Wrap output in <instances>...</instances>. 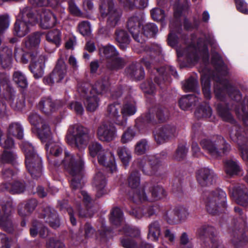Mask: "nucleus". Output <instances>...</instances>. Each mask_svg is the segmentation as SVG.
Returning a JSON list of instances; mask_svg holds the SVG:
<instances>
[{
  "mask_svg": "<svg viewBox=\"0 0 248 248\" xmlns=\"http://www.w3.org/2000/svg\"><path fill=\"white\" fill-rule=\"evenodd\" d=\"M216 69V75L211 74V72L206 69L202 71L201 79L204 98L207 100L211 98L210 79L212 78L216 82L214 86V93L217 98L223 100L228 94L235 100L238 104L235 108L236 114L248 127V98H245L243 102H240L242 95L240 91L222 77L226 74V68L220 58L218 59V65ZM230 136L232 140L237 144L243 159L248 161V139L245 136L242 128L237 124H234Z\"/></svg>",
  "mask_w": 248,
  "mask_h": 248,
  "instance_id": "1",
  "label": "nucleus"
},
{
  "mask_svg": "<svg viewBox=\"0 0 248 248\" xmlns=\"http://www.w3.org/2000/svg\"><path fill=\"white\" fill-rule=\"evenodd\" d=\"M82 153L73 154L67 151L64 153V157L61 162H53V165L62 168L68 174L70 186L73 190L81 187V180L83 175L84 161Z\"/></svg>",
  "mask_w": 248,
  "mask_h": 248,
  "instance_id": "2",
  "label": "nucleus"
},
{
  "mask_svg": "<svg viewBox=\"0 0 248 248\" xmlns=\"http://www.w3.org/2000/svg\"><path fill=\"white\" fill-rule=\"evenodd\" d=\"M108 85V78L105 77L97 81L93 86L84 83L78 87V91L84 98V103L87 111L93 112L98 108L100 101L98 95L106 93Z\"/></svg>",
  "mask_w": 248,
  "mask_h": 248,
  "instance_id": "3",
  "label": "nucleus"
},
{
  "mask_svg": "<svg viewBox=\"0 0 248 248\" xmlns=\"http://www.w3.org/2000/svg\"><path fill=\"white\" fill-rule=\"evenodd\" d=\"M21 148L25 155L26 168L31 177L37 178L42 175V165L41 158L35 152L33 147L28 142H23Z\"/></svg>",
  "mask_w": 248,
  "mask_h": 248,
  "instance_id": "4",
  "label": "nucleus"
},
{
  "mask_svg": "<svg viewBox=\"0 0 248 248\" xmlns=\"http://www.w3.org/2000/svg\"><path fill=\"white\" fill-rule=\"evenodd\" d=\"M88 128L79 124L70 125L66 139L71 146H75L78 149L84 148L91 139Z\"/></svg>",
  "mask_w": 248,
  "mask_h": 248,
  "instance_id": "5",
  "label": "nucleus"
},
{
  "mask_svg": "<svg viewBox=\"0 0 248 248\" xmlns=\"http://www.w3.org/2000/svg\"><path fill=\"white\" fill-rule=\"evenodd\" d=\"M89 151L90 155L93 157L97 155L98 163L109 169L113 173L116 171V166L114 156L111 152L106 154L101 145L96 142H92L89 146Z\"/></svg>",
  "mask_w": 248,
  "mask_h": 248,
  "instance_id": "6",
  "label": "nucleus"
},
{
  "mask_svg": "<svg viewBox=\"0 0 248 248\" xmlns=\"http://www.w3.org/2000/svg\"><path fill=\"white\" fill-rule=\"evenodd\" d=\"M207 212L215 215L226 208V194L221 189H217L209 194L205 201Z\"/></svg>",
  "mask_w": 248,
  "mask_h": 248,
  "instance_id": "7",
  "label": "nucleus"
},
{
  "mask_svg": "<svg viewBox=\"0 0 248 248\" xmlns=\"http://www.w3.org/2000/svg\"><path fill=\"white\" fill-rule=\"evenodd\" d=\"M200 144L202 149L213 158H217L230 149V146L221 136H217L216 139L201 140Z\"/></svg>",
  "mask_w": 248,
  "mask_h": 248,
  "instance_id": "8",
  "label": "nucleus"
},
{
  "mask_svg": "<svg viewBox=\"0 0 248 248\" xmlns=\"http://www.w3.org/2000/svg\"><path fill=\"white\" fill-rule=\"evenodd\" d=\"M35 18L29 8H25L18 16L14 24V34L19 37L25 36L30 31V26L34 24Z\"/></svg>",
  "mask_w": 248,
  "mask_h": 248,
  "instance_id": "9",
  "label": "nucleus"
},
{
  "mask_svg": "<svg viewBox=\"0 0 248 248\" xmlns=\"http://www.w3.org/2000/svg\"><path fill=\"white\" fill-rule=\"evenodd\" d=\"M99 10L102 17H107V24L108 26L114 27L116 26L122 13L115 8L113 0H100Z\"/></svg>",
  "mask_w": 248,
  "mask_h": 248,
  "instance_id": "10",
  "label": "nucleus"
},
{
  "mask_svg": "<svg viewBox=\"0 0 248 248\" xmlns=\"http://www.w3.org/2000/svg\"><path fill=\"white\" fill-rule=\"evenodd\" d=\"M133 166L141 170L144 174L150 176L158 170L160 161L155 155H147L135 160Z\"/></svg>",
  "mask_w": 248,
  "mask_h": 248,
  "instance_id": "11",
  "label": "nucleus"
},
{
  "mask_svg": "<svg viewBox=\"0 0 248 248\" xmlns=\"http://www.w3.org/2000/svg\"><path fill=\"white\" fill-rule=\"evenodd\" d=\"M66 73V65L63 59L60 57L52 72L44 78L43 82L45 84L51 86L59 83L64 78Z\"/></svg>",
  "mask_w": 248,
  "mask_h": 248,
  "instance_id": "12",
  "label": "nucleus"
},
{
  "mask_svg": "<svg viewBox=\"0 0 248 248\" xmlns=\"http://www.w3.org/2000/svg\"><path fill=\"white\" fill-rule=\"evenodd\" d=\"M96 135L100 140L108 142L117 137V129L112 124L104 122L98 127Z\"/></svg>",
  "mask_w": 248,
  "mask_h": 248,
  "instance_id": "13",
  "label": "nucleus"
},
{
  "mask_svg": "<svg viewBox=\"0 0 248 248\" xmlns=\"http://www.w3.org/2000/svg\"><path fill=\"white\" fill-rule=\"evenodd\" d=\"M187 59L193 63L196 62L201 56L208 57L207 46L204 42H202L201 39L198 40L197 46L190 45L187 47Z\"/></svg>",
  "mask_w": 248,
  "mask_h": 248,
  "instance_id": "14",
  "label": "nucleus"
},
{
  "mask_svg": "<svg viewBox=\"0 0 248 248\" xmlns=\"http://www.w3.org/2000/svg\"><path fill=\"white\" fill-rule=\"evenodd\" d=\"M31 62L30 64V69L33 74V77L36 79L43 77L44 74L45 62L47 58L46 55H41L37 57V53L35 55H31Z\"/></svg>",
  "mask_w": 248,
  "mask_h": 248,
  "instance_id": "15",
  "label": "nucleus"
},
{
  "mask_svg": "<svg viewBox=\"0 0 248 248\" xmlns=\"http://www.w3.org/2000/svg\"><path fill=\"white\" fill-rule=\"evenodd\" d=\"M142 23V17L137 16L130 17L127 23V29L133 39L140 44L144 42V38H142V36H140V27Z\"/></svg>",
  "mask_w": 248,
  "mask_h": 248,
  "instance_id": "16",
  "label": "nucleus"
},
{
  "mask_svg": "<svg viewBox=\"0 0 248 248\" xmlns=\"http://www.w3.org/2000/svg\"><path fill=\"white\" fill-rule=\"evenodd\" d=\"M176 128L173 126L166 125L157 128L154 132L155 139L158 144L163 143L175 136Z\"/></svg>",
  "mask_w": 248,
  "mask_h": 248,
  "instance_id": "17",
  "label": "nucleus"
},
{
  "mask_svg": "<svg viewBox=\"0 0 248 248\" xmlns=\"http://www.w3.org/2000/svg\"><path fill=\"white\" fill-rule=\"evenodd\" d=\"M198 183L202 186H208L215 182L217 175L214 171L208 168L198 170L196 173Z\"/></svg>",
  "mask_w": 248,
  "mask_h": 248,
  "instance_id": "18",
  "label": "nucleus"
},
{
  "mask_svg": "<svg viewBox=\"0 0 248 248\" xmlns=\"http://www.w3.org/2000/svg\"><path fill=\"white\" fill-rule=\"evenodd\" d=\"M188 213L185 208L180 209L178 208H170L166 211L164 216V219L170 224H175L178 223L180 220L186 217Z\"/></svg>",
  "mask_w": 248,
  "mask_h": 248,
  "instance_id": "19",
  "label": "nucleus"
},
{
  "mask_svg": "<svg viewBox=\"0 0 248 248\" xmlns=\"http://www.w3.org/2000/svg\"><path fill=\"white\" fill-rule=\"evenodd\" d=\"M230 195L235 202L241 205L246 206L248 204V189L244 186L233 187Z\"/></svg>",
  "mask_w": 248,
  "mask_h": 248,
  "instance_id": "20",
  "label": "nucleus"
},
{
  "mask_svg": "<svg viewBox=\"0 0 248 248\" xmlns=\"http://www.w3.org/2000/svg\"><path fill=\"white\" fill-rule=\"evenodd\" d=\"M39 217L43 218L45 222L47 223L50 227L56 229L60 226V220L56 212L46 207L40 213Z\"/></svg>",
  "mask_w": 248,
  "mask_h": 248,
  "instance_id": "21",
  "label": "nucleus"
},
{
  "mask_svg": "<svg viewBox=\"0 0 248 248\" xmlns=\"http://www.w3.org/2000/svg\"><path fill=\"white\" fill-rule=\"evenodd\" d=\"M121 106L119 103H114L108 106L107 115L117 125L124 126V119L121 113Z\"/></svg>",
  "mask_w": 248,
  "mask_h": 248,
  "instance_id": "22",
  "label": "nucleus"
},
{
  "mask_svg": "<svg viewBox=\"0 0 248 248\" xmlns=\"http://www.w3.org/2000/svg\"><path fill=\"white\" fill-rule=\"evenodd\" d=\"M197 234L200 237H209L212 243V248H215V243L222 244L217 238L216 229L211 226L204 225L200 227L197 231Z\"/></svg>",
  "mask_w": 248,
  "mask_h": 248,
  "instance_id": "23",
  "label": "nucleus"
},
{
  "mask_svg": "<svg viewBox=\"0 0 248 248\" xmlns=\"http://www.w3.org/2000/svg\"><path fill=\"white\" fill-rule=\"evenodd\" d=\"M13 53L12 49L7 46L0 48V65L3 68L11 67L13 61Z\"/></svg>",
  "mask_w": 248,
  "mask_h": 248,
  "instance_id": "24",
  "label": "nucleus"
},
{
  "mask_svg": "<svg viewBox=\"0 0 248 248\" xmlns=\"http://www.w3.org/2000/svg\"><path fill=\"white\" fill-rule=\"evenodd\" d=\"M40 20L41 26L45 29L52 28L57 23L56 16L49 10H45L41 13Z\"/></svg>",
  "mask_w": 248,
  "mask_h": 248,
  "instance_id": "25",
  "label": "nucleus"
},
{
  "mask_svg": "<svg viewBox=\"0 0 248 248\" xmlns=\"http://www.w3.org/2000/svg\"><path fill=\"white\" fill-rule=\"evenodd\" d=\"M93 184L95 187L96 196L98 198L101 197L106 193L105 187L106 185V179L101 172H98L95 174Z\"/></svg>",
  "mask_w": 248,
  "mask_h": 248,
  "instance_id": "26",
  "label": "nucleus"
},
{
  "mask_svg": "<svg viewBox=\"0 0 248 248\" xmlns=\"http://www.w3.org/2000/svg\"><path fill=\"white\" fill-rule=\"evenodd\" d=\"M123 119H124V126L126 124L127 117L134 115L137 111L136 103L131 98H126L121 109Z\"/></svg>",
  "mask_w": 248,
  "mask_h": 248,
  "instance_id": "27",
  "label": "nucleus"
},
{
  "mask_svg": "<svg viewBox=\"0 0 248 248\" xmlns=\"http://www.w3.org/2000/svg\"><path fill=\"white\" fill-rule=\"evenodd\" d=\"M126 74L137 80L142 79L145 75L143 68L137 62L132 63L125 70Z\"/></svg>",
  "mask_w": 248,
  "mask_h": 248,
  "instance_id": "28",
  "label": "nucleus"
},
{
  "mask_svg": "<svg viewBox=\"0 0 248 248\" xmlns=\"http://www.w3.org/2000/svg\"><path fill=\"white\" fill-rule=\"evenodd\" d=\"M80 198H82L83 202L86 204L87 212H85L84 210L78 209V215L81 217H92L94 211L92 209V206L90 205L91 199L88 194L83 191L80 192L79 195Z\"/></svg>",
  "mask_w": 248,
  "mask_h": 248,
  "instance_id": "29",
  "label": "nucleus"
},
{
  "mask_svg": "<svg viewBox=\"0 0 248 248\" xmlns=\"http://www.w3.org/2000/svg\"><path fill=\"white\" fill-rule=\"evenodd\" d=\"M200 100L201 98L195 94L185 95L179 100V106L181 109L186 110L192 105H196Z\"/></svg>",
  "mask_w": 248,
  "mask_h": 248,
  "instance_id": "30",
  "label": "nucleus"
},
{
  "mask_svg": "<svg viewBox=\"0 0 248 248\" xmlns=\"http://www.w3.org/2000/svg\"><path fill=\"white\" fill-rule=\"evenodd\" d=\"M39 109L46 114H49L58 108L56 103L50 98H43L38 104Z\"/></svg>",
  "mask_w": 248,
  "mask_h": 248,
  "instance_id": "31",
  "label": "nucleus"
},
{
  "mask_svg": "<svg viewBox=\"0 0 248 248\" xmlns=\"http://www.w3.org/2000/svg\"><path fill=\"white\" fill-rule=\"evenodd\" d=\"M12 211V203L10 200L0 199V224L2 223Z\"/></svg>",
  "mask_w": 248,
  "mask_h": 248,
  "instance_id": "32",
  "label": "nucleus"
},
{
  "mask_svg": "<svg viewBox=\"0 0 248 248\" xmlns=\"http://www.w3.org/2000/svg\"><path fill=\"white\" fill-rule=\"evenodd\" d=\"M217 109L219 116L223 121L232 124H235V121L227 106H224L222 103H220L217 105Z\"/></svg>",
  "mask_w": 248,
  "mask_h": 248,
  "instance_id": "33",
  "label": "nucleus"
},
{
  "mask_svg": "<svg viewBox=\"0 0 248 248\" xmlns=\"http://www.w3.org/2000/svg\"><path fill=\"white\" fill-rule=\"evenodd\" d=\"M224 169L227 175L232 176L240 171L241 168L236 160L228 159L224 162Z\"/></svg>",
  "mask_w": 248,
  "mask_h": 248,
  "instance_id": "34",
  "label": "nucleus"
},
{
  "mask_svg": "<svg viewBox=\"0 0 248 248\" xmlns=\"http://www.w3.org/2000/svg\"><path fill=\"white\" fill-rule=\"evenodd\" d=\"M115 39L121 49L124 50L130 42L129 37L126 31L118 29L115 31Z\"/></svg>",
  "mask_w": 248,
  "mask_h": 248,
  "instance_id": "35",
  "label": "nucleus"
},
{
  "mask_svg": "<svg viewBox=\"0 0 248 248\" xmlns=\"http://www.w3.org/2000/svg\"><path fill=\"white\" fill-rule=\"evenodd\" d=\"M37 205V201L31 199L26 203H21L18 206V214L22 217L26 216L31 214Z\"/></svg>",
  "mask_w": 248,
  "mask_h": 248,
  "instance_id": "36",
  "label": "nucleus"
},
{
  "mask_svg": "<svg viewBox=\"0 0 248 248\" xmlns=\"http://www.w3.org/2000/svg\"><path fill=\"white\" fill-rule=\"evenodd\" d=\"M41 41V34L34 32L29 35L25 40V45L29 49H35L38 47Z\"/></svg>",
  "mask_w": 248,
  "mask_h": 248,
  "instance_id": "37",
  "label": "nucleus"
},
{
  "mask_svg": "<svg viewBox=\"0 0 248 248\" xmlns=\"http://www.w3.org/2000/svg\"><path fill=\"white\" fill-rule=\"evenodd\" d=\"M1 186V188L4 189L12 194L22 193L25 189L24 184L19 182H15L13 184L5 183Z\"/></svg>",
  "mask_w": 248,
  "mask_h": 248,
  "instance_id": "38",
  "label": "nucleus"
},
{
  "mask_svg": "<svg viewBox=\"0 0 248 248\" xmlns=\"http://www.w3.org/2000/svg\"><path fill=\"white\" fill-rule=\"evenodd\" d=\"M13 89L10 87L8 77L4 74H0V93L5 95L9 94L12 95Z\"/></svg>",
  "mask_w": 248,
  "mask_h": 248,
  "instance_id": "39",
  "label": "nucleus"
},
{
  "mask_svg": "<svg viewBox=\"0 0 248 248\" xmlns=\"http://www.w3.org/2000/svg\"><path fill=\"white\" fill-rule=\"evenodd\" d=\"M38 136L42 141L46 142L50 139L51 137V131L46 121L37 128Z\"/></svg>",
  "mask_w": 248,
  "mask_h": 248,
  "instance_id": "40",
  "label": "nucleus"
},
{
  "mask_svg": "<svg viewBox=\"0 0 248 248\" xmlns=\"http://www.w3.org/2000/svg\"><path fill=\"white\" fill-rule=\"evenodd\" d=\"M143 32L142 33H140V36H142V38H144L145 41V37H154L158 31L157 26L153 23H148L144 25L142 27Z\"/></svg>",
  "mask_w": 248,
  "mask_h": 248,
  "instance_id": "41",
  "label": "nucleus"
},
{
  "mask_svg": "<svg viewBox=\"0 0 248 248\" xmlns=\"http://www.w3.org/2000/svg\"><path fill=\"white\" fill-rule=\"evenodd\" d=\"M212 114V108L206 103H204V105H201L195 112V116L198 119L210 118Z\"/></svg>",
  "mask_w": 248,
  "mask_h": 248,
  "instance_id": "42",
  "label": "nucleus"
},
{
  "mask_svg": "<svg viewBox=\"0 0 248 248\" xmlns=\"http://www.w3.org/2000/svg\"><path fill=\"white\" fill-rule=\"evenodd\" d=\"M109 220L111 224L116 226L122 224L124 220L123 213L119 208L115 207L112 210Z\"/></svg>",
  "mask_w": 248,
  "mask_h": 248,
  "instance_id": "43",
  "label": "nucleus"
},
{
  "mask_svg": "<svg viewBox=\"0 0 248 248\" xmlns=\"http://www.w3.org/2000/svg\"><path fill=\"white\" fill-rule=\"evenodd\" d=\"M47 42L53 45L52 50L56 48L60 42V31L59 30H53L48 32L46 35Z\"/></svg>",
  "mask_w": 248,
  "mask_h": 248,
  "instance_id": "44",
  "label": "nucleus"
},
{
  "mask_svg": "<svg viewBox=\"0 0 248 248\" xmlns=\"http://www.w3.org/2000/svg\"><path fill=\"white\" fill-rule=\"evenodd\" d=\"M8 133L9 136L21 139L23 137V128L19 123H13L9 126Z\"/></svg>",
  "mask_w": 248,
  "mask_h": 248,
  "instance_id": "45",
  "label": "nucleus"
},
{
  "mask_svg": "<svg viewBox=\"0 0 248 248\" xmlns=\"http://www.w3.org/2000/svg\"><path fill=\"white\" fill-rule=\"evenodd\" d=\"M117 154L123 164L127 166L132 157L129 150L125 146L120 147L117 149Z\"/></svg>",
  "mask_w": 248,
  "mask_h": 248,
  "instance_id": "46",
  "label": "nucleus"
},
{
  "mask_svg": "<svg viewBox=\"0 0 248 248\" xmlns=\"http://www.w3.org/2000/svg\"><path fill=\"white\" fill-rule=\"evenodd\" d=\"M46 148L47 154L55 156L59 155L63 151L62 144L56 142H51L46 144Z\"/></svg>",
  "mask_w": 248,
  "mask_h": 248,
  "instance_id": "47",
  "label": "nucleus"
},
{
  "mask_svg": "<svg viewBox=\"0 0 248 248\" xmlns=\"http://www.w3.org/2000/svg\"><path fill=\"white\" fill-rule=\"evenodd\" d=\"M148 229V237L153 241L157 240L161 232L159 223L156 221L152 222L149 225Z\"/></svg>",
  "mask_w": 248,
  "mask_h": 248,
  "instance_id": "48",
  "label": "nucleus"
},
{
  "mask_svg": "<svg viewBox=\"0 0 248 248\" xmlns=\"http://www.w3.org/2000/svg\"><path fill=\"white\" fill-rule=\"evenodd\" d=\"M125 64L124 60L117 56L109 60H107V66L111 70H118L122 68Z\"/></svg>",
  "mask_w": 248,
  "mask_h": 248,
  "instance_id": "49",
  "label": "nucleus"
},
{
  "mask_svg": "<svg viewBox=\"0 0 248 248\" xmlns=\"http://www.w3.org/2000/svg\"><path fill=\"white\" fill-rule=\"evenodd\" d=\"M14 81L20 87L25 88L28 86V81L25 75L20 71L14 72L13 75Z\"/></svg>",
  "mask_w": 248,
  "mask_h": 248,
  "instance_id": "50",
  "label": "nucleus"
},
{
  "mask_svg": "<svg viewBox=\"0 0 248 248\" xmlns=\"http://www.w3.org/2000/svg\"><path fill=\"white\" fill-rule=\"evenodd\" d=\"M128 184L133 189H137L140 184V174L138 171H132L128 178Z\"/></svg>",
  "mask_w": 248,
  "mask_h": 248,
  "instance_id": "51",
  "label": "nucleus"
},
{
  "mask_svg": "<svg viewBox=\"0 0 248 248\" xmlns=\"http://www.w3.org/2000/svg\"><path fill=\"white\" fill-rule=\"evenodd\" d=\"M153 200H158L166 196V191L161 186L156 185L150 188Z\"/></svg>",
  "mask_w": 248,
  "mask_h": 248,
  "instance_id": "52",
  "label": "nucleus"
},
{
  "mask_svg": "<svg viewBox=\"0 0 248 248\" xmlns=\"http://www.w3.org/2000/svg\"><path fill=\"white\" fill-rule=\"evenodd\" d=\"M100 50L102 51L103 54L108 60L114 58L119 55V53L116 48L110 45L103 46Z\"/></svg>",
  "mask_w": 248,
  "mask_h": 248,
  "instance_id": "53",
  "label": "nucleus"
},
{
  "mask_svg": "<svg viewBox=\"0 0 248 248\" xmlns=\"http://www.w3.org/2000/svg\"><path fill=\"white\" fill-rule=\"evenodd\" d=\"M16 155L11 151H4L2 154L0 161L2 163H11L15 164Z\"/></svg>",
  "mask_w": 248,
  "mask_h": 248,
  "instance_id": "54",
  "label": "nucleus"
},
{
  "mask_svg": "<svg viewBox=\"0 0 248 248\" xmlns=\"http://www.w3.org/2000/svg\"><path fill=\"white\" fill-rule=\"evenodd\" d=\"M198 86L197 80L193 77L187 79L183 85V88L186 92L194 91Z\"/></svg>",
  "mask_w": 248,
  "mask_h": 248,
  "instance_id": "55",
  "label": "nucleus"
},
{
  "mask_svg": "<svg viewBox=\"0 0 248 248\" xmlns=\"http://www.w3.org/2000/svg\"><path fill=\"white\" fill-rule=\"evenodd\" d=\"M28 119L31 124L35 126L37 129L42 124V123L46 122L36 113L30 114Z\"/></svg>",
  "mask_w": 248,
  "mask_h": 248,
  "instance_id": "56",
  "label": "nucleus"
},
{
  "mask_svg": "<svg viewBox=\"0 0 248 248\" xmlns=\"http://www.w3.org/2000/svg\"><path fill=\"white\" fill-rule=\"evenodd\" d=\"M148 148V142L145 139L139 141L135 147V152L138 155H142L145 153Z\"/></svg>",
  "mask_w": 248,
  "mask_h": 248,
  "instance_id": "57",
  "label": "nucleus"
},
{
  "mask_svg": "<svg viewBox=\"0 0 248 248\" xmlns=\"http://www.w3.org/2000/svg\"><path fill=\"white\" fill-rule=\"evenodd\" d=\"M78 30L83 36H88L91 33V26L89 22L83 21L78 25Z\"/></svg>",
  "mask_w": 248,
  "mask_h": 248,
  "instance_id": "58",
  "label": "nucleus"
},
{
  "mask_svg": "<svg viewBox=\"0 0 248 248\" xmlns=\"http://www.w3.org/2000/svg\"><path fill=\"white\" fill-rule=\"evenodd\" d=\"M132 200L135 202H142L147 200V197L143 188L136 189L132 197Z\"/></svg>",
  "mask_w": 248,
  "mask_h": 248,
  "instance_id": "59",
  "label": "nucleus"
},
{
  "mask_svg": "<svg viewBox=\"0 0 248 248\" xmlns=\"http://www.w3.org/2000/svg\"><path fill=\"white\" fill-rule=\"evenodd\" d=\"M151 15L154 20L161 21L165 18V13L164 10L155 8L151 10Z\"/></svg>",
  "mask_w": 248,
  "mask_h": 248,
  "instance_id": "60",
  "label": "nucleus"
},
{
  "mask_svg": "<svg viewBox=\"0 0 248 248\" xmlns=\"http://www.w3.org/2000/svg\"><path fill=\"white\" fill-rule=\"evenodd\" d=\"M135 136V131L130 127L123 133L121 137V142L124 144L131 141Z\"/></svg>",
  "mask_w": 248,
  "mask_h": 248,
  "instance_id": "61",
  "label": "nucleus"
},
{
  "mask_svg": "<svg viewBox=\"0 0 248 248\" xmlns=\"http://www.w3.org/2000/svg\"><path fill=\"white\" fill-rule=\"evenodd\" d=\"M188 149L184 144H179L174 155V158L178 160L183 159L187 153Z\"/></svg>",
  "mask_w": 248,
  "mask_h": 248,
  "instance_id": "62",
  "label": "nucleus"
},
{
  "mask_svg": "<svg viewBox=\"0 0 248 248\" xmlns=\"http://www.w3.org/2000/svg\"><path fill=\"white\" fill-rule=\"evenodd\" d=\"M173 25H170V32L168 35V44L173 47L176 46L178 42V36H177L174 32L175 30L173 29Z\"/></svg>",
  "mask_w": 248,
  "mask_h": 248,
  "instance_id": "63",
  "label": "nucleus"
},
{
  "mask_svg": "<svg viewBox=\"0 0 248 248\" xmlns=\"http://www.w3.org/2000/svg\"><path fill=\"white\" fill-rule=\"evenodd\" d=\"M188 7V4L187 1L183 5L180 4L179 2L176 3L174 6V16L176 18L180 17L183 12L187 10Z\"/></svg>",
  "mask_w": 248,
  "mask_h": 248,
  "instance_id": "64",
  "label": "nucleus"
}]
</instances>
